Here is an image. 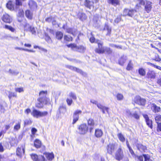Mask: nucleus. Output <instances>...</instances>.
<instances>
[{"label": "nucleus", "instance_id": "nucleus-1", "mask_svg": "<svg viewBox=\"0 0 161 161\" xmlns=\"http://www.w3.org/2000/svg\"><path fill=\"white\" fill-rule=\"evenodd\" d=\"M47 90L41 91L39 93V97L37 99V102L35 104V107L38 109H42L44 108V105L50 104L49 98L47 97Z\"/></svg>", "mask_w": 161, "mask_h": 161}, {"label": "nucleus", "instance_id": "nucleus-2", "mask_svg": "<svg viewBox=\"0 0 161 161\" xmlns=\"http://www.w3.org/2000/svg\"><path fill=\"white\" fill-rule=\"evenodd\" d=\"M97 47L95 49L96 53L99 54L105 53L109 55L112 53L113 50L110 47H104L103 46V42L97 43Z\"/></svg>", "mask_w": 161, "mask_h": 161}, {"label": "nucleus", "instance_id": "nucleus-3", "mask_svg": "<svg viewBox=\"0 0 161 161\" xmlns=\"http://www.w3.org/2000/svg\"><path fill=\"white\" fill-rule=\"evenodd\" d=\"M114 158L117 161H121L125 158L124 151L121 147H119L115 152Z\"/></svg>", "mask_w": 161, "mask_h": 161}, {"label": "nucleus", "instance_id": "nucleus-4", "mask_svg": "<svg viewBox=\"0 0 161 161\" xmlns=\"http://www.w3.org/2000/svg\"><path fill=\"white\" fill-rule=\"evenodd\" d=\"M31 114L34 117L38 118L39 117L47 116L48 114V112L47 111L41 112L36 109H34L33 110Z\"/></svg>", "mask_w": 161, "mask_h": 161}, {"label": "nucleus", "instance_id": "nucleus-5", "mask_svg": "<svg viewBox=\"0 0 161 161\" xmlns=\"http://www.w3.org/2000/svg\"><path fill=\"white\" fill-rule=\"evenodd\" d=\"M136 12V10L134 9H129L127 8H125L123 11V16H128L132 17L134 15V14Z\"/></svg>", "mask_w": 161, "mask_h": 161}, {"label": "nucleus", "instance_id": "nucleus-6", "mask_svg": "<svg viewBox=\"0 0 161 161\" xmlns=\"http://www.w3.org/2000/svg\"><path fill=\"white\" fill-rule=\"evenodd\" d=\"M78 129L80 134L84 135L88 132V127L86 123H82L79 125Z\"/></svg>", "mask_w": 161, "mask_h": 161}, {"label": "nucleus", "instance_id": "nucleus-7", "mask_svg": "<svg viewBox=\"0 0 161 161\" xmlns=\"http://www.w3.org/2000/svg\"><path fill=\"white\" fill-rule=\"evenodd\" d=\"M99 0H94V1L90 0H84L83 3L84 6L87 8L90 9L95 8L94 3H97L99 2Z\"/></svg>", "mask_w": 161, "mask_h": 161}, {"label": "nucleus", "instance_id": "nucleus-8", "mask_svg": "<svg viewBox=\"0 0 161 161\" xmlns=\"http://www.w3.org/2000/svg\"><path fill=\"white\" fill-rule=\"evenodd\" d=\"M146 102L145 99L142 98L139 96H135L134 99V102L135 103L141 106H144L146 104Z\"/></svg>", "mask_w": 161, "mask_h": 161}, {"label": "nucleus", "instance_id": "nucleus-9", "mask_svg": "<svg viewBox=\"0 0 161 161\" xmlns=\"http://www.w3.org/2000/svg\"><path fill=\"white\" fill-rule=\"evenodd\" d=\"M116 148L115 144L112 143H110L106 147L107 153L110 155H112Z\"/></svg>", "mask_w": 161, "mask_h": 161}, {"label": "nucleus", "instance_id": "nucleus-10", "mask_svg": "<svg viewBox=\"0 0 161 161\" xmlns=\"http://www.w3.org/2000/svg\"><path fill=\"white\" fill-rule=\"evenodd\" d=\"M156 77V73L153 70H149L147 73L146 78L151 81L155 79Z\"/></svg>", "mask_w": 161, "mask_h": 161}, {"label": "nucleus", "instance_id": "nucleus-11", "mask_svg": "<svg viewBox=\"0 0 161 161\" xmlns=\"http://www.w3.org/2000/svg\"><path fill=\"white\" fill-rule=\"evenodd\" d=\"M2 20L7 23H10L12 21V18L11 16L7 13L4 14L2 18Z\"/></svg>", "mask_w": 161, "mask_h": 161}, {"label": "nucleus", "instance_id": "nucleus-12", "mask_svg": "<svg viewBox=\"0 0 161 161\" xmlns=\"http://www.w3.org/2000/svg\"><path fill=\"white\" fill-rule=\"evenodd\" d=\"M81 113L82 111L81 110H76L74 112L73 115V119L72 122V124H74L75 123L79 120V114H81Z\"/></svg>", "mask_w": 161, "mask_h": 161}, {"label": "nucleus", "instance_id": "nucleus-13", "mask_svg": "<svg viewBox=\"0 0 161 161\" xmlns=\"http://www.w3.org/2000/svg\"><path fill=\"white\" fill-rule=\"evenodd\" d=\"M25 152V147L23 145H21L20 147H18L16 150V154L17 156L21 157Z\"/></svg>", "mask_w": 161, "mask_h": 161}, {"label": "nucleus", "instance_id": "nucleus-14", "mask_svg": "<svg viewBox=\"0 0 161 161\" xmlns=\"http://www.w3.org/2000/svg\"><path fill=\"white\" fill-rule=\"evenodd\" d=\"M66 67L69 69L75 71L77 73H80L82 75H84L85 74V73L82 70L75 67L70 65H67L66 66Z\"/></svg>", "mask_w": 161, "mask_h": 161}, {"label": "nucleus", "instance_id": "nucleus-15", "mask_svg": "<svg viewBox=\"0 0 161 161\" xmlns=\"http://www.w3.org/2000/svg\"><path fill=\"white\" fill-rule=\"evenodd\" d=\"M143 116L145 119L147 125L151 129H152L153 128V125L152 120L149 119V117L147 114H143Z\"/></svg>", "mask_w": 161, "mask_h": 161}, {"label": "nucleus", "instance_id": "nucleus-16", "mask_svg": "<svg viewBox=\"0 0 161 161\" xmlns=\"http://www.w3.org/2000/svg\"><path fill=\"white\" fill-rule=\"evenodd\" d=\"M138 150L141 152H145L147 150V147L141 143H137L136 144Z\"/></svg>", "mask_w": 161, "mask_h": 161}, {"label": "nucleus", "instance_id": "nucleus-17", "mask_svg": "<svg viewBox=\"0 0 161 161\" xmlns=\"http://www.w3.org/2000/svg\"><path fill=\"white\" fill-rule=\"evenodd\" d=\"M152 3L150 1H147L146 2V4L144 6V10L147 13H150L152 9Z\"/></svg>", "mask_w": 161, "mask_h": 161}, {"label": "nucleus", "instance_id": "nucleus-18", "mask_svg": "<svg viewBox=\"0 0 161 161\" xmlns=\"http://www.w3.org/2000/svg\"><path fill=\"white\" fill-rule=\"evenodd\" d=\"M87 123L88 126H91L89 130L90 132H91L94 128L93 127L95 124V121L93 119L90 118L87 120Z\"/></svg>", "mask_w": 161, "mask_h": 161}, {"label": "nucleus", "instance_id": "nucleus-19", "mask_svg": "<svg viewBox=\"0 0 161 161\" xmlns=\"http://www.w3.org/2000/svg\"><path fill=\"white\" fill-rule=\"evenodd\" d=\"M67 111L65 106L64 105L60 106L57 111V114L58 115H64Z\"/></svg>", "mask_w": 161, "mask_h": 161}, {"label": "nucleus", "instance_id": "nucleus-20", "mask_svg": "<svg viewBox=\"0 0 161 161\" xmlns=\"http://www.w3.org/2000/svg\"><path fill=\"white\" fill-rule=\"evenodd\" d=\"M97 106L102 111L103 114H105V111L108 113H109V108L108 107H105L100 103L97 104Z\"/></svg>", "mask_w": 161, "mask_h": 161}, {"label": "nucleus", "instance_id": "nucleus-21", "mask_svg": "<svg viewBox=\"0 0 161 161\" xmlns=\"http://www.w3.org/2000/svg\"><path fill=\"white\" fill-rule=\"evenodd\" d=\"M30 8L32 9H36L37 5L36 3L33 0H30L28 3Z\"/></svg>", "mask_w": 161, "mask_h": 161}, {"label": "nucleus", "instance_id": "nucleus-22", "mask_svg": "<svg viewBox=\"0 0 161 161\" xmlns=\"http://www.w3.org/2000/svg\"><path fill=\"white\" fill-rule=\"evenodd\" d=\"M108 3L114 6H119L120 5L119 0H107Z\"/></svg>", "mask_w": 161, "mask_h": 161}, {"label": "nucleus", "instance_id": "nucleus-23", "mask_svg": "<svg viewBox=\"0 0 161 161\" xmlns=\"http://www.w3.org/2000/svg\"><path fill=\"white\" fill-rule=\"evenodd\" d=\"M7 8L11 11H13L14 9V5L13 1L11 0H9L6 4Z\"/></svg>", "mask_w": 161, "mask_h": 161}, {"label": "nucleus", "instance_id": "nucleus-24", "mask_svg": "<svg viewBox=\"0 0 161 161\" xmlns=\"http://www.w3.org/2000/svg\"><path fill=\"white\" fill-rule=\"evenodd\" d=\"M103 134V132L101 129L98 128L95 129L94 135L97 138L101 137Z\"/></svg>", "mask_w": 161, "mask_h": 161}, {"label": "nucleus", "instance_id": "nucleus-25", "mask_svg": "<svg viewBox=\"0 0 161 161\" xmlns=\"http://www.w3.org/2000/svg\"><path fill=\"white\" fill-rule=\"evenodd\" d=\"M47 159L48 160L51 161L54 158V155L53 152L51 153L45 152L43 153Z\"/></svg>", "mask_w": 161, "mask_h": 161}, {"label": "nucleus", "instance_id": "nucleus-26", "mask_svg": "<svg viewBox=\"0 0 161 161\" xmlns=\"http://www.w3.org/2000/svg\"><path fill=\"white\" fill-rule=\"evenodd\" d=\"M151 108L153 111L154 113H158L160 112L161 108L159 107L155 103H152Z\"/></svg>", "mask_w": 161, "mask_h": 161}, {"label": "nucleus", "instance_id": "nucleus-27", "mask_svg": "<svg viewBox=\"0 0 161 161\" xmlns=\"http://www.w3.org/2000/svg\"><path fill=\"white\" fill-rule=\"evenodd\" d=\"M19 142V141L16 138H12L9 142V143L11 147L17 145Z\"/></svg>", "mask_w": 161, "mask_h": 161}, {"label": "nucleus", "instance_id": "nucleus-28", "mask_svg": "<svg viewBox=\"0 0 161 161\" xmlns=\"http://www.w3.org/2000/svg\"><path fill=\"white\" fill-rule=\"evenodd\" d=\"M42 145L41 141L39 139H36L34 142V146L36 148H40Z\"/></svg>", "mask_w": 161, "mask_h": 161}, {"label": "nucleus", "instance_id": "nucleus-29", "mask_svg": "<svg viewBox=\"0 0 161 161\" xmlns=\"http://www.w3.org/2000/svg\"><path fill=\"white\" fill-rule=\"evenodd\" d=\"M26 17L29 19L31 20L33 18V13L29 9H27L25 11Z\"/></svg>", "mask_w": 161, "mask_h": 161}, {"label": "nucleus", "instance_id": "nucleus-30", "mask_svg": "<svg viewBox=\"0 0 161 161\" xmlns=\"http://www.w3.org/2000/svg\"><path fill=\"white\" fill-rule=\"evenodd\" d=\"M103 30L104 31H107V33H106V36H110L111 32V29L109 26L107 24H105L104 25V28H103Z\"/></svg>", "mask_w": 161, "mask_h": 161}, {"label": "nucleus", "instance_id": "nucleus-31", "mask_svg": "<svg viewBox=\"0 0 161 161\" xmlns=\"http://www.w3.org/2000/svg\"><path fill=\"white\" fill-rule=\"evenodd\" d=\"M64 40L66 42H71L73 41V39L70 35H64Z\"/></svg>", "mask_w": 161, "mask_h": 161}, {"label": "nucleus", "instance_id": "nucleus-32", "mask_svg": "<svg viewBox=\"0 0 161 161\" xmlns=\"http://www.w3.org/2000/svg\"><path fill=\"white\" fill-rule=\"evenodd\" d=\"M86 49V47L83 46L81 45L77 46L75 51L80 53L84 52Z\"/></svg>", "mask_w": 161, "mask_h": 161}, {"label": "nucleus", "instance_id": "nucleus-33", "mask_svg": "<svg viewBox=\"0 0 161 161\" xmlns=\"http://www.w3.org/2000/svg\"><path fill=\"white\" fill-rule=\"evenodd\" d=\"M63 37V33L60 31H57L55 33V37L58 40H61Z\"/></svg>", "mask_w": 161, "mask_h": 161}, {"label": "nucleus", "instance_id": "nucleus-34", "mask_svg": "<svg viewBox=\"0 0 161 161\" xmlns=\"http://www.w3.org/2000/svg\"><path fill=\"white\" fill-rule=\"evenodd\" d=\"M13 97L15 98H17V97L16 93L14 92L9 91L8 97L9 100L10 101Z\"/></svg>", "mask_w": 161, "mask_h": 161}, {"label": "nucleus", "instance_id": "nucleus-35", "mask_svg": "<svg viewBox=\"0 0 161 161\" xmlns=\"http://www.w3.org/2000/svg\"><path fill=\"white\" fill-rule=\"evenodd\" d=\"M128 113L129 116H131L136 119L138 120L140 118V115L136 112H135L133 114L130 112H128Z\"/></svg>", "mask_w": 161, "mask_h": 161}, {"label": "nucleus", "instance_id": "nucleus-36", "mask_svg": "<svg viewBox=\"0 0 161 161\" xmlns=\"http://www.w3.org/2000/svg\"><path fill=\"white\" fill-rule=\"evenodd\" d=\"M138 71L139 74L142 76L145 75L146 74V72L145 69L142 68H140L138 69Z\"/></svg>", "mask_w": 161, "mask_h": 161}, {"label": "nucleus", "instance_id": "nucleus-37", "mask_svg": "<svg viewBox=\"0 0 161 161\" xmlns=\"http://www.w3.org/2000/svg\"><path fill=\"white\" fill-rule=\"evenodd\" d=\"M15 49L16 50H23L25 51L28 52H32V53H35V51L34 50L32 49H26L24 48H21L19 47H16L15 48Z\"/></svg>", "mask_w": 161, "mask_h": 161}, {"label": "nucleus", "instance_id": "nucleus-38", "mask_svg": "<svg viewBox=\"0 0 161 161\" xmlns=\"http://www.w3.org/2000/svg\"><path fill=\"white\" fill-rule=\"evenodd\" d=\"M78 18L81 21H84L87 18V16L84 13H80L78 15Z\"/></svg>", "mask_w": 161, "mask_h": 161}, {"label": "nucleus", "instance_id": "nucleus-39", "mask_svg": "<svg viewBox=\"0 0 161 161\" xmlns=\"http://www.w3.org/2000/svg\"><path fill=\"white\" fill-rule=\"evenodd\" d=\"M117 136L119 141L122 142H123L125 141V138L123 135L121 133H119L117 134Z\"/></svg>", "mask_w": 161, "mask_h": 161}, {"label": "nucleus", "instance_id": "nucleus-40", "mask_svg": "<svg viewBox=\"0 0 161 161\" xmlns=\"http://www.w3.org/2000/svg\"><path fill=\"white\" fill-rule=\"evenodd\" d=\"M24 11L22 8H19L18 11L17 16L18 17H24Z\"/></svg>", "mask_w": 161, "mask_h": 161}, {"label": "nucleus", "instance_id": "nucleus-41", "mask_svg": "<svg viewBox=\"0 0 161 161\" xmlns=\"http://www.w3.org/2000/svg\"><path fill=\"white\" fill-rule=\"evenodd\" d=\"M144 158V161H153L151 159V156L149 154H144L143 155Z\"/></svg>", "mask_w": 161, "mask_h": 161}, {"label": "nucleus", "instance_id": "nucleus-42", "mask_svg": "<svg viewBox=\"0 0 161 161\" xmlns=\"http://www.w3.org/2000/svg\"><path fill=\"white\" fill-rule=\"evenodd\" d=\"M155 120L156 123H160L161 122V115L157 114L155 117Z\"/></svg>", "mask_w": 161, "mask_h": 161}, {"label": "nucleus", "instance_id": "nucleus-43", "mask_svg": "<svg viewBox=\"0 0 161 161\" xmlns=\"http://www.w3.org/2000/svg\"><path fill=\"white\" fill-rule=\"evenodd\" d=\"M66 46L69 48H70L72 50H74V49H75V50L77 46L74 43H71L69 44H67Z\"/></svg>", "mask_w": 161, "mask_h": 161}, {"label": "nucleus", "instance_id": "nucleus-44", "mask_svg": "<svg viewBox=\"0 0 161 161\" xmlns=\"http://www.w3.org/2000/svg\"><path fill=\"white\" fill-rule=\"evenodd\" d=\"M146 64L147 65H150L151 66H152L153 67H154V68L158 69L160 70L161 71V67L160 66L156 65H155L154 64L150 62H147Z\"/></svg>", "mask_w": 161, "mask_h": 161}, {"label": "nucleus", "instance_id": "nucleus-45", "mask_svg": "<svg viewBox=\"0 0 161 161\" xmlns=\"http://www.w3.org/2000/svg\"><path fill=\"white\" fill-rule=\"evenodd\" d=\"M21 123L20 122H18L14 126V130L15 131H17L20 128Z\"/></svg>", "mask_w": 161, "mask_h": 161}, {"label": "nucleus", "instance_id": "nucleus-46", "mask_svg": "<svg viewBox=\"0 0 161 161\" xmlns=\"http://www.w3.org/2000/svg\"><path fill=\"white\" fill-rule=\"evenodd\" d=\"M125 61L126 59L124 58L121 57L119 59V64L120 65L122 66L124 65Z\"/></svg>", "mask_w": 161, "mask_h": 161}, {"label": "nucleus", "instance_id": "nucleus-47", "mask_svg": "<svg viewBox=\"0 0 161 161\" xmlns=\"http://www.w3.org/2000/svg\"><path fill=\"white\" fill-rule=\"evenodd\" d=\"M14 90L15 92H16L21 93L24 92V89L23 87H16Z\"/></svg>", "mask_w": 161, "mask_h": 161}, {"label": "nucleus", "instance_id": "nucleus-48", "mask_svg": "<svg viewBox=\"0 0 161 161\" xmlns=\"http://www.w3.org/2000/svg\"><path fill=\"white\" fill-rule=\"evenodd\" d=\"M116 97L117 99L119 101H121L123 99L124 96L123 95L120 93H118L116 95Z\"/></svg>", "mask_w": 161, "mask_h": 161}, {"label": "nucleus", "instance_id": "nucleus-49", "mask_svg": "<svg viewBox=\"0 0 161 161\" xmlns=\"http://www.w3.org/2000/svg\"><path fill=\"white\" fill-rule=\"evenodd\" d=\"M6 110L2 104L0 103V114L4 113L5 112Z\"/></svg>", "mask_w": 161, "mask_h": 161}, {"label": "nucleus", "instance_id": "nucleus-50", "mask_svg": "<svg viewBox=\"0 0 161 161\" xmlns=\"http://www.w3.org/2000/svg\"><path fill=\"white\" fill-rule=\"evenodd\" d=\"M32 159L34 161H38V156L36 154H32L31 155Z\"/></svg>", "mask_w": 161, "mask_h": 161}, {"label": "nucleus", "instance_id": "nucleus-51", "mask_svg": "<svg viewBox=\"0 0 161 161\" xmlns=\"http://www.w3.org/2000/svg\"><path fill=\"white\" fill-rule=\"evenodd\" d=\"M133 68V65L131 63V61H130L128 64H127V65L126 67V69L127 70H130L132 69Z\"/></svg>", "mask_w": 161, "mask_h": 161}, {"label": "nucleus", "instance_id": "nucleus-52", "mask_svg": "<svg viewBox=\"0 0 161 161\" xmlns=\"http://www.w3.org/2000/svg\"><path fill=\"white\" fill-rule=\"evenodd\" d=\"M152 60L155 61L156 62H159L161 61V58L160 57L158 54H157L155 55V58H154L152 59Z\"/></svg>", "mask_w": 161, "mask_h": 161}, {"label": "nucleus", "instance_id": "nucleus-53", "mask_svg": "<svg viewBox=\"0 0 161 161\" xmlns=\"http://www.w3.org/2000/svg\"><path fill=\"white\" fill-rule=\"evenodd\" d=\"M4 28L9 30L12 32H14L15 31V29L13 27L7 25H5L4 26Z\"/></svg>", "mask_w": 161, "mask_h": 161}, {"label": "nucleus", "instance_id": "nucleus-54", "mask_svg": "<svg viewBox=\"0 0 161 161\" xmlns=\"http://www.w3.org/2000/svg\"><path fill=\"white\" fill-rule=\"evenodd\" d=\"M15 5L17 6H22L23 5L22 1H25L26 0H15Z\"/></svg>", "mask_w": 161, "mask_h": 161}, {"label": "nucleus", "instance_id": "nucleus-55", "mask_svg": "<svg viewBox=\"0 0 161 161\" xmlns=\"http://www.w3.org/2000/svg\"><path fill=\"white\" fill-rule=\"evenodd\" d=\"M69 97L72 98L74 100H76L77 99V97L76 94L74 92H71L69 94Z\"/></svg>", "mask_w": 161, "mask_h": 161}, {"label": "nucleus", "instance_id": "nucleus-56", "mask_svg": "<svg viewBox=\"0 0 161 161\" xmlns=\"http://www.w3.org/2000/svg\"><path fill=\"white\" fill-rule=\"evenodd\" d=\"M8 72L9 73L13 75H17L18 73L19 72L17 71H14L12 70L11 69H10L8 70Z\"/></svg>", "mask_w": 161, "mask_h": 161}, {"label": "nucleus", "instance_id": "nucleus-57", "mask_svg": "<svg viewBox=\"0 0 161 161\" xmlns=\"http://www.w3.org/2000/svg\"><path fill=\"white\" fill-rule=\"evenodd\" d=\"M32 121L30 119H26L24 121V124L25 125H27L31 124Z\"/></svg>", "mask_w": 161, "mask_h": 161}, {"label": "nucleus", "instance_id": "nucleus-58", "mask_svg": "<svg viewBox=\"0 0 161 161\" xmlns=\"http://www.w3.org/2000/svg\"><path fill=\"white\" fill-rule=\"evenodd\" d=\"M44 36L45 39V40L47 42H49L51 40V37L47 33H45V34Z\"/></svg>", "mask_w": 161, "mask_h": 161}, {"label": "nucleus", "instance_id": "nucleus-59", "mask_svg": "<svg viewBox=\"0 0 161 161\" xmlns=\"http://www.w3.org/2000/svg\"><path fill=\"white\" fill-rule=\"evenodd\" d=\"M38 161H46L44 156L42 155L38 156Z\"/></svg>", "mask_w": 161, "mask_h": 161}, {"label": "nucleus", "instance_id": "nucleus-60", "mask_svg": "<svg viewBox=\"0 0 161 161\" xmlns=\"http://www.w3.org/2000/svg\"><path fill=\"white\" fill-rule=\"evenodd\" d=\"M29 28L30 31L32 34H35L36 33V31L34 27L30 26Z\"/></svg>", "mask_w": 161, "mask_h": 161}, {"label": "nucleus", "instance_id": "nucleus-61", "mask_svg": "<svg viewBox=\"0 0 161 161\" xmlns=\"http://www.w3.org/2000/svg\"><path fill=\"white\" fill-rule=\"evenodd\" d=\"M128 149L129 150L130 153L132 156H136L134 152V151L131 148V147L128 148Z\"/></svg>", "mask_w": 161, "mask_h": 161}, {"label": "nucleus", "instance_id": "nucleus-62", "mask_svg": "<svg viewBox=\"0 0 161 161\" xmlns=\"http://www.w3.org/2000/svg\"><path fill=\"white\" fill-rule=\"evenodd\" d=\"M157 124V130L158 132H161V123Z\"/></svg>", "mask_w": 161, "mask_h": 161}, {"label": "nucleus", "instance_id": "nucleus-63", "mask_svg": "<svg viewBox=\"0 0 161 161\" xmlns=\"http://www.w3.org/2000/svg\"><path fill=\"white\" fill-rule=\"evenodd\" d=\"M121 20V16L117 17L114 20V22L116 23H118Z\"/></svg>", "mask_w": 161, "mask_h": 161}, {"label": "nucleus", "instance_id": "nucleus-64", "mask_svg": "<svg viewBox=\"0 0 161 161\" xmlns=\"http://www.w3.org/2000/svg\"><path fill=\"white\" fill-rule=\"evenodd\" d=\"M66 102L68 106H70L73 103V101L72 99H69L67 98L66 99Z\"/></svg>", "mask_w": 161, "mask_h": 161}]
</instances>
